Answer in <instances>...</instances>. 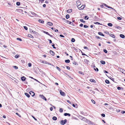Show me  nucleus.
I'll list each match as a JSON object with an SVG mask.
<instances>
[{"label": "nucleus", "instance_id": "obj_43", "mask_svg": "<svg viewBox=\"0 0 125 125\" xmlns=\"http://www.w3.org/2000/svg\"><path fill=\"white\" fill-rule=\"evenodd\" d=\"M17 40H19V41H22V39L20 38H17Z\"/></svg>", "mask_w": 125, "mask_h": 125}, {"label": "nucleus", "instance_id": "obj_53", "mask_svg": "<svg viewBox=\"0 0 125 125\" xmlns=\"http://www.w3.org/2000/svg\"><path fill=\"white\" fill-rule=\"evenodd\" d=\"M73 63L75 65H78V64L77 63L75 62H73Z\"/></svg>", "mask_w": 125, "mask_h": 125}, {"label": "nucleus", "instance_id": "obj_42", "mask_svg": "<svg viewBox=\"0 0 125 125\" xmlns=\"http://www.w3.org/2000/svg\"><path fill=\"white\" fill-rule=\"evenodd\" d=\"M103 51L105 53H106L107 52V51L106 50V49H104L103 50Z\"/></svg>", "mask_w": 125, "mask_h": 125}, {"label": "nucleus", "instance_id": "obj_57", "mask_svg": "<svg viewBox=\"0 0 125 125\" xmlns=\"http://www.w3.org/2000/svg\"><path fill=\"white\" fill-rule=\"evenodd\" d=\"M117 89L118 90H120L121 89V87H120L118 86L117 87Z\"/></svg>", "mask_w": 125, "mask_h": 125}, {"label": "nucleus", "instance_id": "obj_38", "mask_svg": "<svg viewBox=\"0 0 125 125\" xmlns=\"http://www.w3.org/2000/svg\"><path fill=\"white\" fill-rule=\"evenodd\" d=\"M79 73L81 74H82V75H84V73L83 72H82L81 71H79Z\"/></svg>", "mask_w": 125, "mask_h": 125}, {"label": "nucleus", "instance_id": "obj_59", "mask_svg": "<svg viewBox=\"0 0 125 125\" xmlns=\"http://www.w3.org/2000/svg\"><path fill=\"white\" fill-rule=\"evenodd\" d=\"M121 113L122 114H124L125 113V111H122L121 112Z\"/></svg>", "mask_w": 125, "mask_h": 125}, {"label": "nucleus", "instance_id": "obj_23", "mask_svg": "<svg viewBox=\"0 0 125 125\" xmlns=\"http://www.w3.org/2000/svg\"><path fill=\"white\" fill-rule=\"evenodd\" d=\"M52 119L54 120H56L57 119V118L55 116H54L52 118Z\"/></svg>", "mask_w": 125, "mask_h": 125}, {"label": "nucleus", "instance_id": "obj_1", "mask_svg": "<svg viewBox=\"0 0 125 125\" xmlns=\"http://www.w3.org/2000/svg\"><path fill=\"white\" fill-rule=\"evenodd\" d=\"M67 122V120L66 119H65L64 120H62L61 121V124L62 125H63L66 124Z\"/></svg>", "mask_w": 125, "mask_h": 125}, {"label": "nucleus", "instance_id": "obj_14", "mask_svg": "<svg viewBox=\"0 0 125 125\" xmlns=\"http://www.w3.org/2000/svg\"><path fill=\"white\" fill-rule=\"evenodd\" d=\"M109 35L111 37L113 38H114L115 37V35L113 34L110 33L109 34Z\"/></svg>", "mask_w": 125, "mask_h": 125}, {"label": "nucleus", "instance_id": "obj_61", "mask_svg": "<svg viewBox=\"0 0 125 125\" xmlns=\"http://www.w3.org/2000/svg\"><path fill=\"white\" fill-rule=\"evenodd\" d=\"M60 37H64V36H63V35L62 34H60Z\"/></svg>", "mask_w": 125, "mask_h": 125}, {"label": "nucleus", "instance_id": "obj_20", "mask_svg": "<svg viewBox=\"0 0 125 125\" xmlns=\"http://www.w3.org/2000/svg\"><path fill=\"white\" fill-rule=\"evenodd\" d=\"M65 62L66 63H68L70 62V60H69L68 59L65 60Z\"/></svg>", "mask_w": 125, "mask_h": 125}, {"label": "nucleus", "instance_id": "obj_39", "mask_svg": "<svg viewBox=\"0 0 125 125\" xmlns=\"http://www.w3.org/2000/svg\"><path fill=\"white\" fill-rule=\"evenodd\" d=\"M40 72L41 73H42V75L43 76V75H45V74L44 73H43L42 71H40Z\"/></svg>", "mask_w": 125, "mask_h": 125}, {"label": "nucleus", "instance_id": "obj_26", "mask_svg": "<svg viewBox=\"0 0 125 125\" xmlns=\"http://www.w3.org/2000/svg\"><path fill=\"white\" fill-rule=\"evenodd\" d=\"M109 26H113V24L112 23H109L107 24Z\"/></svg>", "mask_w": 125, "mask_h": 125}, {"label": "nucleus", "instance_id": "obj_54", "mask_svg": "<svg viewBox=\"0 0 125 125\" xmlns=\"http://www.w3.org/2000/svg\"><path fill=\"white\" fill-rule=\"evenodd\" d=\"M101 115L102 116L104 117L105 116V115L104 114H102Z\"/></svg>", "mask_w": 125, "mask_h": 125}, {"label": "nucleus", "instance_id": "obj_62", "mask_svg": "<svg viewBox=\"0 0 125 125\" xmlns=\"http://www.w3.org/2000/svg\"><path fill=\"white\" fill-rule=\"evenodd\" d=\"M83 24L81 23L80 25V26L81 27H82L83 26Z\"/></svg>", "mask_w": 125, "mask_h": 125}, {"label": "nucleus", "instance_id": "obj_34", "mask_svg": "<svg viewBox=\"0 0 125 125\" xmlns=\"http://www.w3.org/2000/svg\"><path fill=\"white\" fill-rule=\"evenodd\" d=\"M16 4L17 6H19L20 5V3L19 2H16Z\"/></svg>", "mask_w": 125, "mask_h": 125}, {"label": "nucleus", "instance_id": "obj_60", "mask_svg": "<svg viewBox=\"0 0 125 125\" xmlns=\"http://www.w3.org/2000/svg\"><path fill=\"white\" fill-rule=\"evenodd\" d=\"M67 102L68 103H69V104H71V102H70V101H69V100H67Z\"/></svg>", "mask_w": 125, "mask_h": 125}, {"label": "nucleus", "instance_id": "obj_41", "mask_svg": "<svg viewBox=\"0 0 125 125\" xmlns=\"http://www.w3.org/2000/svg\"><path fill=\"white\" fill-rule=\"evenodd\" d=\"M13 67L15 69H18V67L16 66H13Z\"/></svg>", "mask_w": 125, "mask_h": 125}, {"label": "nucleus", "instance_id": "obj_36", "mask_svg": "<svg viewBox=\"0 0 125 125\" xmlns=\"http://www.w3.org/2000/svg\"><path fill=\"white\" fill-rule=\"evenodd\" d=\"M40 23H44L43 21L42 20H40Z\"/></svg>", "mask_w": 125, "mask_h": 125}, {"label": "nucleus", "instance_id": "obj_18", "mask_svg": "<svg viewBox=\"0 0 125 125\" xmlns=\"http://www.w3.org/2000/svg\"><path fill=\"white\" fill-rule=\"evenodd\" d=\"M90 81L91 82H94V83H95L96 82V81H95L93 79H91L90 80Z\"/></svg>", "mask_w": 125, "mask_h": 125}, {"label": "nucleus", "instance_id": "obj_44", "mask_svg": "<svg viewBox=\"0 0 125 125\" xmlns=\"http://www.w3.org/2000/svg\"><path fill=\"white\" fill-rule=\"evenodd\" d=\"M56 67L57 69L58 70H59V71H61V69L59 67H58L57 66H56Z\"/></svg>", "mask_w": 125, "mask_h": 125}, {"label": "nucleus", "instance_id": "obj_63", "mask_svg": "<svg viewBox=\"0 0 125 125\" xmlns=\"http://www.w3.org/2000/svg\"><path fill=\"white\" fill-rule=\"evenodd\" d=\"M16 115H18L20 117H21V115L19 114H18L17 113H16Z\"/></svg>", "mask_w": 125, "mask_h": 125}, {"label": "nucleus", "instance_id": "obj_16", "mask_svg": "<svg viewBox=\"0 0 125 125\" xmlns=\"http://www.w3.org/2000/svg\"><path fill=\"white\" fill-rule=\"evenodd\" d=\"M114 27L117 28L119 29H121V27L119 26H116Z\"/></svg>", "mask_w": 125, "mask_h": 125}, {"label": "nucleus", "instance_id": "obj_7", "mask_svg": "<svg viewBox=\"0 0 125 125\" xmlns=\"http://www.w3.org/2000/svg\"><path fill=\"white\" fill-rule=\"evenodd\" d=\"M50 53L51 54L52 56L54 55V52L51 50L50 51Z\"/></svg>", "mask_w": 125, "mask_h": 125}, {"label": "nucleus", "instance_id": "obj_50", "mask_svg": "<svg viewBox=\"0 0 125 125\" xmlns=\"http://www.w3.org/2000/svg\"><path fill=\"white\" fill-rule=\"evenodd\" d=\"M91 101H92V102L94 104H95V101H94V100H91Z\"/></svg>", "mask_w": 125, "mask_h": 125}, {"label": "nucleus", "instance_id": "obj_48", "mask_svg": "<svg viewBox=\"0 0 125 125\" xmlns=\"http://www.w3.org/2000/svg\"><path fill=\"white\" fill-rule=\"evenodd\" d=\"M24 28L26 30H27L28 29L27 27L26 26H24Z\"/></svg>", "mask_w": 125, "mask_h": 125}, {"label": "nucleus", "instance_id": "obj_47", "mask_svg": "<svg viewBox=\"0 0 125 125\" xmlns=\"http://www.w3.org/2000/svg\"><path fill=\"white\" fill-rule=\"evenodd\" d=\"M109 8L114 10L115 11V12H116V10H115V9H114L112 7L110 6Z\"/></svg>", "mask_w": 125, "mask_h": 125}, {"label": "nucleus", "instance_id": "obj_12", "mask_svg": "<svg viewBox=\"0 0 125 125\" xmlns=\"http://www.w3.org/2000/svg\"><path fill=\"white\" fill-rule=\"evenodd\" d=\"M120 36L122 38H124L125 37V35L123 34H120Z\"/></svg>", "mask_w": 125, "mask_h": 125}, {"label": "nucleus", "instance_id": "obj_40", "mask_svg": "<svg viewBox=\"0 0 125 125\" xmlns=\"http://www.w3.org/2000/svg\"><path fill=\"white\" fill-rule=\"evenodd\" d=\"M80 21L81 22H84V23L85 22V21H84L83 20V19H80Z\"/></svg>", "mask_w": 125, "mask_h": 125}, {"label": "nucleus", "instance_id": "obj_31", "mask_svg": "<svg viewBox=\"0 0 125 125\" xmlns=\"http://www.w3.org/2000/svg\"><path fill=\"white\" fill-rule=\"evenodd\" d=\"M75 40L74 39V38H72V39L71 41L72 42H75Z\"/></svg>", "mask_w": 125, "mask_h": 125}, {"label": "nucleus", "instance_id": "obj_28", "mask_svg": "<svg viewBox=\"0 0 125 125\" xmlns=\"http://www.w3.org/2000/svg\"><path fill=\"white\" fill-rule=\"evenodd\" d=\"M42 62L43 63H46V64H49V63L48 62L46 61H43Z\"/></svg>", "mask_w": 125, "mask_h": 125}, {"label": "nucleus", "instance_id": "obj_32", "mask_svg": "<svg viewBox=\"0 0 125 125\" xmlns=\"http://www.w3.org/2000/svg\"><path fill=\"white\" fill-rule=\"evenodd\" d=\"M89 17L87 16H85L84 19L85 20H87L88 19Z\"/></svg>", "mask_w": 125, "mask_h": 125}, {"label": "nucleus", "instance_id": "obj_30", "mask_svg": "<svg viewBox=\"0 0 125 125\" xmlns=\"http://www.w3.org/2000/svg\"><path fill=\"white\" fill-rule=\"evenodd\" d=\"M72 10L71 9H69L67 10V12H68V13L71 12H72Z\"/></svg>", "mask_w": 125, "mask_h": 125}, {"label": "nucleus", "instance_id": "obj_58", "mask_svg": "<svg viewBox=\"0 0 125 125\" xmlns=\"http://www.w3.org/2000/svg\"><path fill=\"white\" fill-rule=\"evenodd\" d=\"M31 64L30 63H29L28 64V66L29 67H31Z\"/></svg>", "mask_w": 125, "mask_h": 125}, {"label": "nucleus", "instance_id": "obj_25", "mask_svg": "<svg viewBox=\"0 0 125 125\" xmlns=\"http://www.w3.org/2000/svg\"><path fill=\"white\" fill-rule=\"evenodd\" d=\"M105 82L107 84H109L110 83L109 81L107 80H106Z\"/></svg>", "mask_w": 125, "mask_h": 125}, {"label": "nucleus", "instance_id": "obj_51", "mask_svg": "<svg viewBox=\"0 0 125 125\" xmlns=\"http://www.w3.org/2000/svg\"><path fill=\"white\" fill-rule=\"evenodd\" d=\"M66 68L68 70H69L70 69V67L68 66H66Z\"/></svg>", "mask_w": 125, "mask_h": 125}, {"label": "nucleus", "instance_id": "obj_27", "mask_svg": "<svg viewBox=\"0 0 125 125\" xmlns=\"http://www.w3.org/2000/svg\"><path fill=\"white\" fill-rule=\"evenodd\" d=\"M20 57V55H19L17 54L15 56V58H17Z\"/></svg>", "mask_w": 125, "mask_h": 125}, {"label": "nucleus", "instance_id": "obj_6", "mask_svg": "<svg viewBox=\"0 0 125 125\" xmlns=\"http://www.w3.org/2000/svg\"><path fill=\"white\" fill-rule=\"evenodd\" d=\"M82 120H83V121H85V122H87L88 121H89L90 122V121L89 120H88V119H87L86 118L84 117H83V118L82 119Z\"/></svg>", "mask_w": 125, "mask_h": 125}, {"label": "nucleus", "instance_id": "obj_33", "mask_svg": "<svg viewBox=\"0 0 125 125\" xmlns=\"http://www.w3.org/2000/svg\"><path fill=\"white\" fill-rule=\"evenodd\" d=\"M28 36L30 38H33V36L31 34H28Z\"/></svg>", "mask_w": 125, "mask_h": 125}, {"label": "nucleus", "instance_id": "obj_2", "mask_svg": "<svg viewBox=\"0 0 125 125\" xmlns=\"http://www.w3.org/2000/svg\"><path fill=\"white\" fill-rule=\"evenodd\" d=\"M40 97L42 99L45 100V101L47 100V99L44 96L42 95H40Z\"/></svg>", "mask_w": 125, "mask_h": 125}, {"label": "nucleus", "instance_id": "obj_17", "mask_svg": "<svg viewBox=\"0 0 125 125\" xmlns=\"http://www.w3.org/2000/svg\"><path fill=\"white\" fill-rule=\"evenodd\" d=\"M98 34L99 35L102 36H104V35L101 32H98Z\"/></svg>", "mask_w": 125, "mask_h": 125}, {"label": "nucleus", "instance_id": "obj_13", "mask_svg": "<svg viewBox=\"0 0 125 125\" xmlns=\"http://www.w3.org/2000/svg\"><path fill=\"white\" fill-rule=\"evenodd\" d=\"M64 115L65 116H66L67 115H68L69 116H70L71 115L70 114L66 113H65L64 114Z\"/></svg>", "mask_w": 125, "mask_h": 125}, {"label": "nucleus", "instance_id": "obj_15", "mask_svg": "<svg viewBox=\"0 0 125 125\" xmlns=\"http://www.w3.org/2000/svg\"><path fill=\"white\" fill-rule=\"evenodd\" d=\"M51 29L52 30L54 31L55 32H57L58 31V30L57 29H55L53 27Z\"/></svg>", "mask_w": 125, "mask_h": 125}, {"label": "nucleus", "instance_id": "obj_19", "mask_svg": "<svg viewBox=\"0 0 125 125\" xmlns=\"http://www.w3.org/2000/svg\"><path fill=\"white\" fill-rule=\"evenodd\" d=\"M100 62L102 64H105V62L104 61H101Z\"/></svg>", "mask_w": 125, "mask_h": 125}, {"label": "nucleus", "instance_id": "obj_35", "mask_svg": "<svg viewBox=\"0 0 125 125\" xmlns=\"http://www.w3.org/2000/svg\"><path fill=\"white\" fill-rule=\"evenodd\" d=\"M43 32L44 33L46 34H47L48 35H49V34L48 32L45 31H43Z\"/></svg>", "mask_w": 125, "mask_h": 125}, {"label": "nucleus", "instance_id": "obj_3", "mask_svg": "<svg viewBox=\"0 0 125 125\" xmlns=\"http://www.w3.org/2000/svg\"><path fill=\"white\" fill-rule=\"evenodd\" d=\"M30 94L32 96H34L35 94L32 91H31L30 92Z\"/></svg>", "mask_w": 125, "mask_h": 125}, {"label": "nucleus", "instance_id": "obj_52", "mask_svg": "<svg viewBox=\"0 0 125 125\" xmlns=\"http://www.w3.org/2000/svg\"><path fill=\"white\" fill-rule=\"evenodd\" d=\"M69 23V24H71V25H73V22H72L70 21Z\"/></svg>", "mask_w": 125, "mask_h": 125}, {"label": "nucleus", "instance_id": "obj_11", "mask_svg": "<svg viewBox=\"0 0 125 125\" xmlns=\"http://www.w3.org/2000/svg\"><path fill=\"white\" fill-rule=\"evenodd\" d=\"M26 78L24 76H23L21 77V80L23 81H24L25 80Z\"/></svg>", "mask_w": 125, "mask_h": 125}, {"label": "nucleus", "instance_id": "obj_56", "mask_svg": "<svg viewBox=\"0 0 125 125\" xmlns=\"http://www.w3.org/2000/svg\"><path fill=\"white\" fill-rule=\"evenodd\" d=\"M48 40L49 41L50 43H52V42L51 40L48 39Z\"/></svg>", "mask_w": 125, "mask_h": 125}, {"label": "nucleus", "instance_id": "obj_24", "mask_svg": "<svg viewBox=\"0 0 125 125\" xmlns=\"http://www.w3.org/2000/svg\"><path fill=\"white\" fill-rule=\"evenodd\" d=\"M69 17H70L69 15V14H67L66 15V19H68V18H69Z\"/></svg>", "mask_w": 125, "mask_h": 125}, {"label": "nucleus", "instance_id": "obj_49", "mask_svg": "<svg viewBox=\"0 0 125 125\" xmlns=\"http://www.w3.org/2000/svg\"><path fill=\"white\" fill-rule=\"evenodd\" d=\"M117 19H118L119 20H121L122 19V18L121 17H117Z\"/></svg>", "mask_w": 125, "mask_h": 125}, {"label": "nucleus", "instance_id": "obj_45", "mask_svg": "<svg viewBox=\"0 0 125 125\" xmlns=\"http://www.w3.org/2000/svg\"><path fill=\"white\" fill-rule=\"evenodd\" d=\"M94 69L95 71H97L98 72V71L99 70L98 68H94Z\"/></svg>", "mask_w": 125, "mask_h": 125}, {"label": "nucleus", "instance_id": "obj_21", "mask_svg": "<svg viewBox=\"0 0 125 125\" xmlns=\"http://www.w3.org/2000/svg\"><path fill=\"white\" fill-rule=\"evenodd\" d=\"M25 94L28 97H30V95L27 93H25Z\"/></svg>", "mask_w": 125, "mask_h": 125}, {"label": "nucleus", "instance_id": "obj_22", "mask_svg": "<svg viewBox=\"0 0 125 125\" xmlns=\"http://www.w3.org/2000/svg\"><path fill=\"white\" fill-rule=\"evenodd\" d=\"M85 7V5H82L81 7H79V8H81V9H83Z\"/></svg>", "mask_w": 125, "mask_h": 125}, {"label": "nucleus", "instance_id": "obj_8", "mask_svg": "<svg viewBox=\"0 0 125 125\" xmlns=\"http://www.w3.org/2000/svg\"><path fill=\"white\" fill-rule=\"evenodd\" d=\"M77 6L78 7L81 5V3L80 2L79 0H78L77 1Z\"/></svg>", "mask_w": 125, "mask_h": 125}, {"label": "nucleus", "instance_id": "obj_55", "mask_svg": "<svg viewBox=\"0 0 125 125\" xmlns=\"http://www.w3.org/2000/svg\"><path fill=\"white\" fill-rule=\"evenodd\" d=\"M83 27L84 28H87L88 27V26L87 25H84L83 26Z\"/></svg>", "mask_w": 125, "mask_h": 125}, {"label": "nucleus", "instance_id": "obj_10", "mask_svg": "<svg viewBox=\"0 0 125 125\" xmlns=\"http://www.w3.org/2000/svg\"><path fill=\"white\" fill-rule=\"evenodd\" d=\"M17 10L18 12H20L21 13H22L23 11L22 10L20 9H18Z\"/></svg>", "mask_w": 125, "mask_h": 125}, {"label": "nucleus", "instance_id": "obj_5", "mask_svg": "<svg viewBox=\"0 0 125 125\" xmlns=\"http://www.w3.org/2000/svg\"><path fill=\"white\" fill-rule=\"evenodd\" d=\"M119 70L120 71L122 72V73H123L125 74V73H124V72H125V70H124L120 68L119 69Z\"/></svg>", "mask_w": 125, "mask_h": 125}, {"label": "nucleus", "instance_id": "obj_4", "mask_svg": "<svg viewBox=\"0 0 125 125\" xmlns=\"http://www.w3.org/2000/svg\"><path fill=\"white\" fill-rule=\"evenodd\" d=\"M60 93L63 96H65V93L64 92L62 91L61 90L60 91Z\"/></svg>", "mask_w": 125, "mask_h": 125}, {"label": "nucleus", "instance_id": "obj_46", "mask_svg": "<svg viewBox=\"0 0 125 125\" xmlns=\"http://www.w3.org/2000/svg\"><path fill=\"white\" fill-rule=\"evenodd\" d=\"M63 111V110L62 109V108H60V112L61 113V112H62Z\"/></svg>", "mask_w": 125, "mask_h": 125}, {"label": "nucleus", "instance_id": "obj_9", "mask_svg": "<svg viewBox=\"0 0 125 125\" xmlns=\"http://www.w3.org/2000/svg\"><path fill=\"white\" fill-rule=\"evenodd\" d=\"M47 24L50 26H52L53 25V23L51 22H47Z\"/></svg>", "mask_w": 125, "mask_h": 125}, {"label": "nucleus", "instance_id": "obj_29", "mask_svg": "<svg viewBox=\"0 0 125 125\" xmlns=\"http://www.w3.org/2000/svg\"><path fill=\"white\" fill-rule=\"evenodd\" d=\"M94 23L95 24H97L98 25H102V24H100V23L99 22H94Z\"/></svg>", "mask_w": 125, "mask_h": 125}, {"label": "nucleus", "instance_id": "obj_64", "mask_svg": "<svg viewBox=\"0 0 125 125\" xmlns=\"http://www.w3.org/2000/svg\"><path fill=\"white\" fill-rule=\"evenodd\" d=\"M104 33L107 34H109V33L107 31H105Z\"/></svg>", "mask_w": 125, "mask_h": 125}, {"label": "nucleus", "instance_id": "obj_37", "mask_svg": "<svg viewBox=\"0 0 125 125\" xmlns=\"http://www.w3.org/2000/svg\"><path fill=\"white\" fill-rule=\"evenodd\" d=\"M52 46L53 47V48L54 49H56V47L54 46L55 45L53 43L52 44Z\"/></svg>", "mask_w": 125, "mask_h": 125}]
</instances>
